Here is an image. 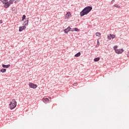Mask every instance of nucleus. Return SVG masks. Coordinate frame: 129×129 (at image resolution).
I'll return each mask as SVG.
<instances>
[{"label":"nucleus","instance_id":"4be33fe9","mask_svg":"<svg viewBox=\"0 0 129 129\" xmlns=\"http://www.w3.org/2000/svg\"><path fill=\"white\" fill-rule=\"evenodd\" d=\"M1 2H2L3 4H4V3H6V2H8V0H0Z\"/></svg>","mask_w":129,"mask_h":129},{"label":"nucleus","instance_id":"f8f14e48","mask_svg":"<svg viewBox=\"0 0 129 129\" xmlns=\"http://www.w3.org/2000/svg\"><path fill=\"white\" fill-rule=\"evenodd\" d=\"M10 66H11L10 64H8V65L3 64L2 65V67H3V68H9V67H10Z\"/></svg>","mask_w":129,"mask_h":129},{"label":"nucleus","instance_id":"0eeeda50","mask_svg":"<svg viewBox=\"0 0 129 129\" xmlns=\"http://www.w3.org/2000/svg\"><path fill=\"white\" fill-rule=\"evenodd\" d=\"M114 38H115V35L113 34H110L107 36L108 40H111V39H114Z\"/></svg>","mask_w":129,"mask_h":129},{"label":"nucleus","instance_id":"9b49d317","mask_svg":"<svg viewBox=\"0 0 129 129\" xmlns=\"http://www.w3.org/2000/svg\"><path fill=\"white\" fill-rule=\"evenodd\" d=\"M72 32H74V31L75 32H79V29H78V28H73L72 29V30H71Z\"/></svg>","mask_w":129,"mask_h":129},{"label":"nucleus","instance_id":"dca6fc26","mask_svg":"<svg viewBox=\"0 0 129 129\" xmlns=\"http://www.w3.org/2000/svg\"><path fill=\"white\" fill-rule=\"evenodd\" d=\"M29 25V21L27 20L24 22V26L26 27V26H28Z\"/></svg>","mask_w":129,"mask_h":129},{"label":"nucleus","instance_id":"f257e3e1","mask_svg":"<svg viewBox=\"0 0 129 129\" xmlns=\"http://www.w3.org/2000/svg\"><path fill=\"white\" fill-rule=\"evenodd\" d=\"M92 10V7L91 6H87L85 7L80 13L81 17H83L85 15H87L91 12Z\"/></svg>","mask_w":129,"mask_h":129},{"label":"nucleus","instance_id":"412c9836","mask_svg":"<svg viewBox=\"0 0 129 129\" xmlns=\"http://www.w3.org/2000/svg\"><path fill=\"white\" fill-rule=\"evenodd\" d=\"M113 49H114V50H115H115H117V45H115V46L113 47Z\"/></svg>","mask_w":129,"mask_h":129},{"label":"nucleus","instance_id":"5701e85b","mask_svg":"<svg viewBox=\"0 0 129 129\" xmlns=\"http://www.w3.org/2000/svg\"><path fill=\"white\" fill-rule=\"evenodd\" d=\"M99 40H97V46H99Z\"/></svg>","mask_w":129,"mask_h":129},{"label":"nucleus","instance_id":"4468645a","mask_svg":"<svg viewBox=\"0 0 129 129\" xmlns=\"http://www.w3.org/2000/svg\"><path fill=\"white\" fill-rule=\"evenodd\" d=\"M81 55V53L80 52H79L77 54L75 55V57H79Z\"/></svg>","mask_w":129,"mask_h":129},{"label":"nucleus","instance_id":"f03ea898","mask_svg":"<svg viewBox=\"0 0 129 129\" xmlns=\"http://www.w3.org/2000/svg\"><path fill=\"white\" fill-rule=\"evenodd\" d=\"M16 106H17V101L15 99H13L9 104V107L10 109H14Z\"/></svg>","mask_w":129,"mask_h":129},{"label":"nucleus","instance_id":"423d86ee","mask_svg":"<svg viewBox=\"0 0 129 129\" xmlns=\"http://www.w3.org/2000/svg\"><path fill=\"white\" fill-rule=\"evenodd\" d=\"M70 30H71V27H70V26H69L67 29H65L64 30V32L65 33V34H68V32H70V31H71Z\"/></svg>","mask_w":129,"mask_h":129},{"label":"nucleus","instance_id":"1a4fd4ad","mask_svg":"<svg viewBox=\"0 0 129 129\" xmlns=\"http://www.w3.org/2000/svg\"><path fill=\"white\" fill-rule=\"evenodd\" d=\"M50 101V100H49V99L48 98H43V102H44V103H48V102H49V101Z\"/></svg>","mask_w":129,"mask_h":129},{"label":"nucleus","instance_id":"b1692460","mask_svg":"<svg viewBox=\"0 0 129 129\" xmlns=\"http://www.w3.org/2000/svg\"><path fill=\"white\" fill-rule=\"evenodd\" d=\"M0 24H3V20H0Z\"/></svg>","mask_w":129,"mask_h":129},{"label":"nucleus","instance_id":"9d476101","mask_svg":"<svg viewBox=\"0 0 129 129\" xmlns=\"http://www.w3.org/2000/svg\"><path fill=\"white\" fill-rule=\"evenodd\" d=\"M70 17H71V13L68 12L66 15V18L68 19V18H70Z\"/></svg>","mask_w":129,"mask_h":129},{"label":"nucleus","instance_id":"7ed1b4c3","mask_svg":"<svg viewBox=\"0 0 129 129\" xmlns=\"http://www.w3.org/2000/svg\"><path fill=\"white\" fill-rule=\"evenodd\" d=\"M29 87L31 88H33V89H36L37 87H38V86L37 85L33 84V83H30L29 84Z\"/></svg>","mask_w":129,"mask_h":129},{"label":"nucleus","instance_id":"a878e982","mask_svg":"<svg viewBox=\"0 0 129 129\" xmlns=\"http://www.w3.org/2000/svg\"><path fill=\"white\" fill-rule=\"evenodd\" d=\"M127 56L128 57H129V52L128 53V54H127Z\"/></svg>","mask_w":129,"mask_h":129},{"label":"nucleus","instance_id":"a211bd4d","mask_svg":"<svg viewBox=\"0 0 129 129\" xmlns=\"http://www.w3.org/2000/svg\"><path fill=\"white\" fill-rule=\"evenodd\" d=\"M7 69H2L1 70V72H2V73H5V72H6Z\"/></svg>","mask_w":129,"mask_h":129},{"label":"nucleus","instance_id":"f3484780","mask_svg":"<svg viewBox=\"0 0 129 129\" xmlns=\"http://www.w3.org/2000/svg\"><path fill=\"white\" fill-rule=\"evenodd\" d=\"M96 37H100V36H101V33L99 32H96Z\"/></svg>","mask_w":129,"mask_h":129},{"label":"nucleus","instance_id":"2eb2a0df","mask_svg":"<svg viewBox=\"0 0 129 129\" xmlns=\"http://www.w3.org/2000/svg\"><path fill=\"white\" fill-rule=\"evenodd\" d=\"M15 2V0H10L9 2H8V3L11 5H13L14 4V2Z\"/></svg>","mask_w":129,"mask_h":129},{"label":"nucleus","instance_id":"ddd939ff","mask_svg":"<svg viewBox=\"0 0 129 129\" xmlns=\"http://www.w3.org/2000/svg\"><path fill=\"white\" fill-rule=\"evenodd\" d=\"M99 60H100V58L99 57H96V58H95L94 59V61L95 62H98V61H99Z\"/></svg>","mask_w":129,"mask_h":129},{"label":"nucleus","instance_id":"393cba45","mask_svg":"<svg viewBox=\"0 0 129 129\" xmlns=\"http://www.w3.org/2000/svg\"><path fill=\"white\" fill-rule=\"evenodd\" d=\"M111 3H112V4L113 3H114V0H112V1H111Z\"/></svg>","mask_w":129,"mask_h":129},{"label":"nucleus","instance_id":"6e6552de","mask_svg":"<svg viewBox=\"0 0 129 129\" xmlns=\"http://www.w3.org/2000/svg\"><path fill=\"white\" fill-rule=\"evenodd\" d=\"M26 26H20L19 27V31L20 32H23V31H24V30H26Z\"/></svg>","mask_w":129,"mask_h":129},{"label":"nucleus","instance_id":"aec40b11","mask_svg":"<svg viewBox=\"0 0 129 129\" xmlns=\"http://www.w3.org/2000/svg\"><path fill=\"white\" fill-rule=\"evenodd\" d=\"M113 7H114L115 8H120V6H119L117 4H115L113 6Z\"/></svg>","mask_w":129,"mask_h":129},{"label":"nucleus","instance_id":"39448f33","mask_svg":"<svg viewBox=\"0 0 129 129\" xmlns=\"http://www.w3.org/2000/svg\"><path fill=\"white\" fill-rule=\"evenodd\" d=\"M115 52L117 54H121V53H122V52H123V49H115Z\"/></svg>","mask_w":129,"mask_h":129},{"label":"nucleus","instance_id":"20e7f679","mask_svg":"<svg viewBox=\"0 0 129 129\" xmlns=\"http://www.w3.org/2000/svg\"><path fill=\"white\" fill-rule=\"evenodd\" d=\"M3 4L4 5V8H5V9H8V8H9L10 7V6H11L10 5V3H9V2H5V1H3Z\"/></svg>","mask_w":129,"mask_h":129},{"label":"nucleus","instance_id":"6ab92c4d","mask_svg":"<svg viewBox=\"0 0 129 129\" xmlns=\"http://www.w3.org/2000/svg\"><path fill=\"white\" fill-rule=\"evenodd\" d=\"M25 19H26V15H23V17H22V21L24 22V20H25Z\"/></svg>","mask_w":129,"mask_h":129},{"label":"nucleus","instance_id":"bb28decb","mask_svg":"<svg viewBox=\"0 0 129 129\" xmlns=\"http://www.w3.org/2000/svg\"><path fill=\"white\" fill-rule=\"evenodd\" d=\"M14 3H15V4H17V3H18V1H16Z\"/></svg>","mask_w":129,"mask_h":129}]
</instances>
